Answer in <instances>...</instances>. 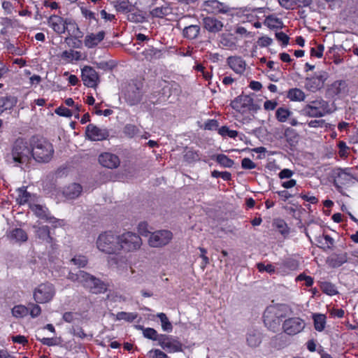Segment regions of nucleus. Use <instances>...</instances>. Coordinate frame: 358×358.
Listing matches in <instances>:
<instances>
[{
	"mask_svg": "<svg viewBox=\"0 0 358 358\" xmlns=\"http://www.w3.org/2000/svg\"><path fill=\"white\" fill-rule=\"evenodd\" d=\"M67 278L82 284L94 294L104 293L107 290V285L103 282L84 271H78L76 273L69 272Z\"/></svg>",
	"mask_w": 358,
	"mask_h": 358,
	"instance_id": "f257e3e1",
	"label": "nucleus"
},
{
	"mask_svg": "<svg viewBox=\"0 0 358 358\" xmlns=\"http://www.w3.org/2000/svg\"><path fill=\"white\" fill-rule=\"evenodd\" d=\"M31 142L22 138H17L11 145V151L8 158L17 166L27 164L32 158Z\"/></svg>",
	"mask_w": 358,
	"mask_h": 358,
	"instance_id": "f03ea898",
	"label": "nucleus"
},
{
	"mask_svg": "<svg viewBox=\"0 0 358 358\" xmlns=\"http://www.w3.org/2000/svg\"><path fill=\"white\" fill-rule=\"evenodd\" d=\"M31 156L39 162H48L52 157L54 149L52 145L46 139L33 136L31 139Z\"/></svg>",
	"mask_w": 358,
	"mask_h": 358,
	"instance_id": "7ed1b4c3",
	"label": "nucleus"
},
{
	"mask_svg": "<svg viewBox=\"0 0 358 358\" xmlns=\"http://www.w3.org/2000/svg\"><path fill=\"white\" fill-rule=\"evenodd\" d=\"M301 115L309 117H322L330 113L328 102L317 99L308 102L299 111Z\"/></svg>",
	"mask_w": 358,
	"mask_h": 358,
	"instance_id": "20e7f679",
	"label": "nucleus"
},
{
	"mask_svg": "<svg viewBox=\"0 0 358 358\" xmlns=\"http://www.w3.org/2000/svg\"><path fill=\"white\" fill-rule=\"evenodd\" d=\"M119 236L110 231L101 234L96 240L97 248L107 254L119 253Z\"/></svg>",
	"mask_w": 358,
	"mask_h": 358,
	"instance_id": "39448f33",
	"label": "nucleus"
},
{
	"mask_svg": "<svg viewBox=\"0 0 358 358\" xmlns=\"http://www.w3.org/2000/svg\"><path fill=\"white\" fill-rule=\"evenodd\" d=\"M284 317L280 310L273 306L268 307L264 313V323L269 330L277 332L280 329L281 322Z\"/></svg>",
	"mask_w": 358,
	"mask_h": 358,
	"instance_id": "423d86ee",
	"label": "nucleus"
},
{
	"mask_svg": "<svg viewBox=\"0 0 358 358\" xmlns=\"http://www.w3.org/2000/svg\"><path fill=\"white\" fill-rule=\"evenodd\" d=\"M119 252L121 250L133 252L138 250L142 244L141 237L135 233L126 232L119 236Z\"/></svg>",
	"mask_w": 358,
	"mask_h": 358,
	"instance_id": "0eeeda50",
	"label": "nucleus"
},
{
	"mask_svg": "<svg viewBox=\"0 0 358 358\" xmlns=\"http://www.w3.org/2000/svg\"><path fill=\"white\" fill-rule=\"evenodd\" d=\"M55 294V289L52 284L45 282L40 284L34 291V301L38 303L50 302Z\"/></svg>",
	"mask_w": 358,
	"mask_h": 358,
	"instance_id": "6e6552de",
	"label": "nucleus"
},
{
	"mask_svg": "<svg viewBox=\"0 0 358 358\" xmlns=\"http://www.w3.org/2000/svg\"><path fill=\"white\" fill-rule=\"evenodd\" d=\"M142 84L132 81L129 83L124 92V96L126 101L130 106L138 104L142 99Z\"/></svg>",
	"mask_w": 358,
	"mask_h": 358,
	"instance_id": "1a4fd4ad",
	"label": "nucleus"
},
{
	"mask_svg": "<svg viewBox=\"0 0 358 358\" xmlns=\"http://www.w3.org/2000/svg\"><path fill=\"white\" fill-rule=\"evenodd\" d=\"M230 106L238 112H245V110L256 112L260 108V106L254 103L253 99L250 96L244 94L237 96L231 102Z\"/></svg>",
	"mask_w": 358,
	"mask_h": 358,
	"instance_id": "9d476101",
	"label": "nucleus"
},
{
	"mask_svg": "<svg viewBox=\"0 0 358 358\" xmlns=\"http://www.w3.org/2000/svg\"><path fill=\"white\" fill-rule=\"evenodd\" d=\"M328 77L327 72L324 71H317L313 76L306 78L305 87L309 91L315 92L323 87Z\"/></svg>",
	"mask_w": 358,
	"mask_h": 358,
	"instance_id": "9b49d317",
	"label": "nucleus"
},
{
	"mask_svg": "<svg viewBox=\"0 0 358 358\" xmlns=\"http://www.w3.org/2000/svg\"><path fill=\"white\" fill-rule=\"evenodd\" d=\"M158 345L169 353L182 351V344L181 342L178 338L166 334H160Z\"/></svg>",
	"mask_w": 358,
	"mask_h": 358,
	"instance_id": "f8f14e48",
	"label": "nucleus"
},
{
	"mask_svg": "<svg viewBox=\"0 0 358 358\" xmlns=\"http://www.w3.org/2000/svg\"><path fill=\"white\" fill-rule=\"evenodd\" d=\"M173 238V234L169 230H159L151 234L148 242L151 247L159 248L167 245Z\"/></svg>",
	"mask_w": 358,
	"mask_h": 358,
	"instance_id": "ddd939ff",
	"label": "nucleus"
},
{
	"mask_svg": "<svg viewBox=\"0 0 358 358\" xmlns=\"http://www.w3.org/2000/svg\"><path fill=\"white\" fill-rule=\"evenodd\" d=\"M81 78L84 85L91 88H96L100 82L97 72L90 66H85L81 69Z\"/></svg>",
	"mask_w": 358,
	"mask_h": 358,
	"instance_id": "4468645a",
	"label": "nucleus"
},
{
	"mask_svg": "<svg viewBox=\"0 0 358 358\" xmlns=\"http://www.w3.org/2000/svg\"><path fill=\"white\" fill-rule=\"evenodd\" d=\"M305 327L304 321L299 317H291L285 320L282 324L284 331L288 335H296Z\"/></svg>",
	"mask_w": 358,
	"mask_h": 358,
	"instance_id": "2eb2a0df",
	"label": "nucleus"
},
{
	"mask_svg": "<svg viewBox=\"0 0 358 358\" xmlns=\"http://www.w3.org/2000/svg\"><path fill=\"white\" fill-rule=\"evenodd\" d=\"M352 178L355 179L353 173L345 169H338L336 173L334 184L338 192H341L343 186L351 182Z\"/></svg>",
	"mask_w": 358,
	"mask_h": 358,
	"instance_id": "dca6fc26",
	"label": "nucleus"
},
{
	"mask_svg": "<svg viewBox=\"0 0 358 358\" xmlns=\"http://www.w3.org/2000/svg\"><path fill=\"white\" fill-rule=\"evenodd\" d=\"M86 135L92 141H102L106 139L109 134L106 129H101L90 124L86 127Z\"/></svg>",
	"mask_w": 358,
	"mask_h": 358,
	"instance_id": "f3484780",
	"label": "nucleus"
},
{
	"mask_svg": "<svg viewBox=\"0 0 358 358\" xmlns=\"http://www.w3.org/2000/svg\"><path fill=\"white\" fill-rule=\"evenodd\" d=\"M203 26L208 32L216 34L222 30L224 24L214 17L208 16L203 19Z\"/></svg>",
	"mask_w": 358,
	"mask_h": 358,
	"instance_id": "a211bd4d",
	"label": "nucleus"
},
{
	"mask_svg": "<svg viewBox=\"0 0 358 358\" xmlns=\"http://www.w3.org/2000/svg\"><path fill=\"white\" fill-rule=\"evenodd\" d=\"M48 25L58 34H62L66 31L69 22L62 17L53 15L48 20Z\"/></svg>",
	"mask_w": 358,
	"mask_h": 358,
	"instance_id": "6ab92c4d",
	"label": "nucleus"
},
{
	"mask_svg": "<svg viewBox=\"0 0 358 358\" xmlns=\"http://www.w3.org/2000/svg\"><path fill=\"white\" fill-rule=\"evenodd\" d=\"M99 163L104 167L108 169H115L120 163L119 157L110 152H104L99 157Z\"/></svg>",
	"mask_w": 358,
	"mask_h": 358,
	"instance_id": "aec40b11",
	"label": "nucleus"
},
{
	"mask_svg": "<svg viewBox=\"0 0 358 358\" xmlns=\"http://www.w3.org/2000/svg\"><path fill=\"white\" fill-rule=\"evenodd\" d=\"M229 66L237 74H243L245 71L246 63L239 56H230L227 59Z\"/></svg>",
	"mask_w": 358,
	"mask_h": 358,
	"instance_id": "412c9836",
	"label": "nucleus"
},
{
	"mask_svg": "<svg viewBox=\"0 0 358 358\" xmlns=\"http://www.w3.org/2000/svg\"><path fill=\"white\" fill-rule=\"evenodd\" d=\"M30 208L38 217L45 220L52 224L58 222L56 218L50 216L48 209L45 206L34 204L30 206Z\"/></svg>",
	"mask_w": 358,
	"mask_h": 358,
	"instance_id": "4be33fe9",
	"label": "nucleus"
},
{
	"mask_svg": "<svg viewBox=\"0 0 358 358\" xmlns=\"http://www.w3.org/2000/svg\"><path fill=\"white\" fill-rule=\"evenodd\" d=\"M348 85L345 80H336L327 90V93L331 96L344 94L347 92Z\"/></svg>",
	"mask_w": 358,
	"mask_h": 358,
	"instance_id": "5701e85b",
	"label": "nucleus"
},
{
	"mask_svg": "<svg viewBox=\"0 0 358 358\" xmlns=\"http://www.w3.org/2000/svg\"><path fill=\"white\" fill-rule=\"evenodd\" d=\"M204 4L206 6L212 9V12L216 14H227L231 10L229 6L220 2L217 0L206 1L204 2Z\"/></svg>",
	"mask_w": 358,
	"mask_h": 358,
	"instance_id": "b1692460",
	"label": "nucleus"
},
{
	"mask_svg": "<svg viewBox=\"0 0 358 358\" xmlns=\"http://www.w3.org/2000/svg\"><path fill=\"white\" fill-rule=\"evenodd\" d=\"M82 191L83 187L80 184L72 183L65 187L62 192L67 199H75L80 195Z\"/></svg>",
	"mask_w": 358,
	"mask_h": 358,
	"instance_id": "393cba45",
	"label": "nucleus"
},
{
	"mask_svg": "<svg viewBox=\"0 0 358 358\" xmlns=\"http://www.w3.org/2000/svg\"><path fill=\"white\" fill-rule=\"evenodd\" d=\"M105 37V32L101 31L97 34H87L84 40L85 45L88 48L96 47Z\"/></svg>",
	"mask_w": 358,
	"mask_h": 358,
	"instance_id": "a878e982",
	"label": "nucleus"
},
{
	"mask_svg": "<svg viewBox=\"0 0 358 358\" xmlns=\"http://www.w3.org/2000/svg\"><path fill=\"white\" fill-rule=\"evenodd\" d=\"M166 85L162 88V94L170 97L171 96H178L182 92L178 83L175 81L165 82Z\"/></svg>",
	"mask_w": 358,
	"mask_h": 358,
	"instance_id": "bb28decb",
	"label": "nucleus"
},
{
	"mask_svg": "<svg viewBox=\"0 0 358 358\" xmlns=\"http://www.w3.org/2000/svg\"><path fill=\"white\" fill-rule=\"evenodd\" d=\"M348 261V256L346 252L331 255L327 260L328 264L333 268L341 266L342 264Z\"/></svg>",
	"mask_w": 358,
	"mask_h": 358,
	"instance_id": "cd10ccee",
	"label": "nucleus"
},
{
	"mask_svg": "<svg viewBox=\"0 0 358 358\" xmlns=\"http://www.w3.org/2000/svg\"><path fill=\"white\" fill-rule=\"evenodd\" d=\"M8 238L10 240L16 243H24L28 239L27 234L25 231L20 228H16L13 229L9 235Z\"/></svg>",
	"mask_w": 358,
	"mask_h": 358,
	"instance_id": "c85d7f7f",
	"label": "nucleus"
},
{
	"mask_svg": "<svg viewBox=\"0 0 358 358\" xmlns=\"http://www.w3.org/2000/svg\"><path fill=\"white\" fill-rule=\"evenodd\" d=\"M36 236L43 242L52 244L53 238L50 236V229L48 226L36 227Z\"/></svg>",
	"mask_w": 358,
	"mask_h": 358,
	"instance_id": "c756f323",
	"label": "nucleus"
},
{
	"mask_svg": "<svg viewBox=\"0 0 358 358\" xmlns=\"http://www.w3.org/2000/svg\"><path fill=\"white\" fill-rule=\"evenodd\" d=\"M200 26L197 24H191L185 27L182 30V36L184 38L193 40L198 37L200 33Z\"/></svg>",
	"mask_w": 358,
	"mask_h": 358,
	"instance_id": "7c9ffc66",
	"label": "nucleus"
},
{
	"mask_svg": "<svg viewBox=\"0 0 358 358\" xmlns=\"http://www.w3.org/2000/svg\"><path fill=\"white\" fill-rule=\"evenodd\" d=\"M248 345L251 348H257L262 343L261 334L257 331H250L246 338Z\"/></svg>",
	"mask_w": 358,
	"mask_h": 358,
	"instance_id": "2f4dec72",
	"label": "nucleus"
},
{
	"mask_svg": "<svg viewBox=\"0 0 358 358\" xmlns=\"http://www.w3.org/2000/svg\"><path fill=\"white\" fill-rule=\"evenodd\" d=\"M144 55L150 61L161 59L164 55V50L150 47L145 50Z\"/></svg>",
	"mask_w": 358,
	"mask_h": 358,
	"instance_id": "473e14b6",
	"label": "nucleus"
},
{
	"mask_svg": "<svg viewBox=\"0 0 358 358\" xmlns=\"http://www.w3.org/2000/svg\"><path fill=\"white\" fill-rule=\"evenodd\" d=\"M287 98L293 101H302L306 98L305 93L299 88H292L287 92Z\"/></svg>",
	"mask_w": 358,
	"mask_h": 358,
	"instance_id": "72a5a7b5",
	"label": "nucleus"
},
{
	"mask_svg": "<svg viewBox=\"0 0 358 358\" xmlns=\"http://www.w3.org/2000/svg\"><path fill=\"white\" fill-rule=\"evenodd\" d=\"M314 327L317 331H322L326 325V316L324 314L316 313L313 315Z\"/></svg>",
	"mask_w": 358,
	"mask_h": 358,
	"instance_id": "f704fd0d",
	"label": "nucleus"
},
{
	"mask_svg": "<svg viewBox=\"0 0 358 358\" xmlns=\"http://www.w3.org/2000/svg\"><path fill=\"white\" fill-rule=\"evenodd\" d=\"M113 3L114 7L118 12L127 13L133 10V7L128 1H115Z\"/></svg>",
	"mask_w": 358,
	"mask_h": 358,
	"instance_id": "c9c22d12",
	"label": "nucleus"
},
{
	"mask_svg": "<svg viewBox=\"0 0 358 358\" xmlns=\"http://www.w3.org/2000/svg\"><path fill=\"white\" fill-rule=\"evenodd\" d=\"M171 8L168 6L157 7L152 9L150 13L152 17L163 18L171 13Z\"/></svg>",
	"mask_w": 358,
	"mask_h": 358,
	"instance_id": "e433bc0d",
	"label": "nucleus"
},
{
	"mask_svg": "<svg viewBox=\"0 0 358 358\" xmlns=\"http://www.w3.org/2000/svg\"><path fill=\"white\" fill-rule=\"evenodd\" d=\"M139 329L143 330V336L146 338L159 342L160 334L153 328H143L141 326L138 327Z\"/></svg>",
	"mask_w": 358,
	"mask_h": 358,
	"instance_id": "4c0bfd02",
	"label": "nucleus"
},
{
	"mask_svg": "<svg viewBox=\"0 0 358 358\" xmlns=\"http://www.w3.org/2000/svg\"><path fill=\"white\" fill-rule=\"evenodd\" d=\"M292 113L287 108L280 107L275 112V117L279 122H285L288 120Z\"/></svg>",
	"mask_w": 358,
	"mask_h": 358,
	"instance_id": "58836bf2",
	"label": "nucleus"
},
{
	"mask_svg": "<svg viewBox=\"0 0 358 358\" xmlns=\"http://www.w3.org/2000/svg\"><path fill=\"white\" fill-rule=\"evenodd\" d=\"M184 159L188 163H193L199 161L201 157L198 151L187 149L184 155Z\"/></svg>",
	"mask_w": 358,
	"mask_h": 358,
	"instance_id": "ea45409f",
	"label": "nucleus"
},
{
	"mask_svg": "<svg viewBox=\"0 0 358 358\" xmlns=\"http://www.w3.org/2000/svg\"><path fill=\"white\" fill-rule=\"evenodd\" d=\"M215 157L216 161L217 163H219L220 165L223 166L224 167L230 168L233 166L234 162L232 159H229L227 155L223 154H220L216 156L213 157V159Z\"/></svg>",
	"mask_w": 358,
	"mask_h": 358,
	"instance_id": "a19ab883",
	"label": "nucleus"
},
{
	"mask_svg": "<svg viewBox=\"0 0 358 358\" xmlns=\"http://www.w3.org/2000/svg\"><path fill=\"white\" fill-rule=\"evenodd\" d=\"M322 292L328 295L332 296L338 293L335 285L329 282H322L320 284Z\"/></svg>",
	"mask_w": 358,
	"mask_h": 358,
	"instance_id": "79ce46f5",
	"label": "nucleus"
},
{
	"mask_svg": "<svg viewBox=\"0 0 358 358\" xmlns=\"http://www.w3.org/2000/svg\"><path fill=\"white\" fill-rule=\"evenodd\" d=\"M157 316L161 321L162 329L165 331L171 332L173 329V326L171 323L169 322L166 314L164 313H158Z\"/></svg>",
	"mask_w": 358,
	"mask_h": 358,
	"instance_id": "37998d69",
	"label": "nucleus"
},
{
	"mask_svg": "<svg viewBox=\"0 0 358 358\" xmlns=\"http://www.w3.org/2000/svg\"><path fill=\"white\" fill-rule=\"evenodd\" d=\"M30 198V194L27 191L26 188L22 187L17 189V201L20 204H24Z\"/></svg>",
	"mask_w": 358,
	"mask_h": 358,
	"instance_id": "c03bdc74",
	"label": "nucleus"
},
{
	"mask_svg": "<svg viewBox=\"0 0 358 358\" xmlns=\"http://www.w3.org/2000/svg\"><path fill=\"white\" fill-rule=\"evenodd\" d=\"M138 317L136 313L119 312L116 315L117 320H125L127 322H133Z\"/></svg>",
	"mask_w": 358,
	"mask_h": 358,
	"instance_id": "a18cd8bd",
	"label": "nucleus"
},
{
	"mask_svg": "<svg viewBox=\"0 0 358 358\" xmlns=\"http://www.w3.org/2000/svg\"><path fill=\"white\" fill-rule=\"evenodd\" d=\"M61 57L62 59H70V60L75 59L76 61H78L81 59V53H80V52H78V51L65 50L62 53Z\"/></svg>",
	"mask_w": 358,
	"mask_h": 358,
	"instance_id": "49530a36",
	"label": "nucleus"
},
{
	"mask_svg": "<svg viewBox=\"0 0 358 358\" xmlns=\"http://www.w3.org/2000/svg\"><path fill=\"white\" fill-rule=\"evenodd\" d=\"M138 132V128L136 125L131 124H126L123 129V133L129 138H133L137 135Z\"/></svg>",
	"mask_w": 358,
	"mask_h": 358,
	"instance_id": "de8ad7c7",
	"label": "nucleus"
},
{
	"mask_svg": "<svg viewBox=\"0 0 358 358\" xmlns=\"http://www.w3.org/2000/svg\"><path fill=\"white\" fill-rule=\"evenodd\" d=\"M64 42L67 44L68 47L72 48H80L82 46V41L80 38L70 36L64 38Z\"/></svg>",
	"mask_w": 358,
	"mask_h": 358,
	"instance_id": "09e8293b",
	"label": "nucleus"
},
{
	"mask_svg": "<svg viewBox=\"0 0 358 358\" xmlns=\"http://www.w3.org/2000/svg\"><path fill=\"white\" fill-rule=\"evenodd\" d=\"M71 262L78 267H85L87 263V259L83 255H77L71 259Z\"/></svg>",
	"mask_w": 358,
	"mask_h": 358,
	"instance_id": "8fccbe9b",
	"label": "nucleus"
},
{
	"mask_svg": "<svg viewBox=\"0 0 358 358\" xmlns=\"http://www.w3.org/2000/svg\"><path fill=\"white\" fill-rule=\"evenodd\" d=\"M218 133L222 136H228L230 138H236L238 136V131L230 130L227 126H222L218 129Z\"/></svg>",
	"mask_w": 358,
	"mask_h": 358,
	"instance_id": "3c124183",
	"label": "nucleus"
},
{
	"mask_svg": "<svg viewBox=\"0 0 358 358\" xmlns=\"http://www.w3.org/2000/svg\"><path fill=\"white\" fill-rule=\"evenodd\" d=\"M27 313V308L24 306H15L12 309V314L14 317H22Z\"/></svg>",
	"mask_w": 358,
	"mask_h": 358,
	"instance_id": "603ef678",
	"label": "nucleus"
},
{
	"mask_svg": "<svg viewBox=\"0 0 358 358\" xmlns=\"http://www.w3.org/2000/svg\"><path fill=\"white\" fill-rule=\"evenodd\" d=\"M68 25H69L72 28L70 36H73L78 38H81L83 36V33L80 30L79 27L75 22H69Z\"/></svg>",
	"mask_w": 358,
	"mask_h": 358,
	"instance_id": "864d4df0",
	"label": "nucleus"
},
{
	"mask_svg": "<svg viewBox=\"0 0 358 358\" xmlns=\"http://www.w3.org/2000/svg\"><path fill=\"white\" fill-rule=\"evenodd\" d=\"M30 310V315L32 317L38 316L41 313V307L36 303H30L28 304L27 310Z\"/></svg>",
	"mask_w": 358,
	"mask_h": 358,
	"instance_id": "5fc2aeb1",
	"label": "nucleus"
},
{
	"mask_svg": "<svg viewBox=\"0 0 358 358\" xmlns=\"http://www.w3.org/2000/svg\"><path fill=\"white\" fill-rule=\"evenodd\" d=\"M211 176L213 178H222L224 180L228 181L231 179V174L228 171H213L211 173Z\"/></svg>",
	"mask_w": 358,
	"mask_h": 358,
	"instance_id": "6e6d98bb",
	"label": "nucleus"
},
{
	"mask_svg": "<svg viewBox=\"0 0 358 358\" xmlns=\"http://www.w3.org/2000/svg\"><path fill=\"white\" fill-rule=\"evenodd\" d=\"M148 356L150 358H170L165 352L159 349L150 350Z\"/></svg>",
	"mask_w": 358,
	"mask_h": 358,
	"instance_id": "4d7b16f0",
	"label": "nucleus"
},
{
	"mask_svg": "<svg viewBox=\"0 0 358 358\" xmlns=\"http://www.w3.org/2000/svg\"><path fill=\"white\" fill-rule=\"evenodd\" d=\"M257 267L260 272L266 271L270 274L275 272V267L271 264L265 265L262 263H258Z\"/></svg>",
	"mask_w": 358,
	"mask_h": 358,
	"instance_id": "13d9d810",
	"label": "nucleus"
},
{
	"mask_svg": "<svg viewBox=\"0 0 358 358\" xmlns=\"http://www.w3.org/2000/svg\"><path fill=\"white\" fill-rule=\"evenodd\" d=\"M55 113L60 116L67 117H71L73 115V113L71 110H69L67 108L62 107V106L57 108L55 110Z\"/></svg>",
	"mask_w": 358,
	"mask_h": 358,
	"instance_id": "bf43d9fd",
	"label": "nucleus"
},
{
	"mask_svg": "<svg viewBox=\"0 0 358 358\" xmlns=\"http://www.w3.org/2000/svg\"><path fill=\"white\" fill-rule=\"evenodd\" d=\"M280 5L285 9H293L296 6L295 0H278Z\"/></svg>",
	"mask_w": 358,
	"mask_h": 358,
	"instance_id": "052dcab7",
	"label": "nucleus"
},
{
	"mask_svg": "<svg viewBox=\"0 0 358 358\" xmlns=\"http://www.w3.org/2000/svg\"><path fill=\"white\" fill-rule=\"evenodd\" d=\"M219 124L216 120H208L204 124V129L206 130H216L218 128Z\"/></svg>",
	"mask_w": 358,
	"mask_h": 358,
	"instance_id": "680f3d73",
	"label": "nucleus"
},
{
	"mask_svg": "<svg viewBox=\"0 0 358 358\" xmlns=\"http://www.w3.org/2000/svg\"><path fill=\"white\" fill-rule=\"evenodd\" d=\"M241 166L244 169H253L256 167V164L250 159L244 158L241 162Z\"/></svg>",
	"mask_w": 358,
	"mask_h": 358,
	"instance_id": "e2e57ef3",
	"label": "nucleus"
},
{
	"mask_svg": "<svg viewBox=\"0 0 358 358\" xmlns=\"http://www.w3.org/2000/svg\"><path fill=\"white\" fill-rule=\"evenodd\" d=\"M324 49V48L323 45H319L317 47V49L312 48L310 50V55H311V56L316 57L317 58H320L322 57Z\"/></svg>",
	"mask_w": 358,
	"mask_h": 358,
	"instance_id": "0e129e2a",
	"label": "nucleus"
},
{
	"mask_svg": "<svg viewBox=\"0 0 358 358\" xmlns=\"http://www.w3.org/2000/svg\"><path fill=\"white\" fill-rule=\"evenodd\" d=\"M276 38L282 43L283 45L289 43V37L282 31L275 33Z\"/></svg>",
	"mask_w": 358,
	"mask_h": 358,
	"instance_id": "69168bd1",
	"label": "nucleus"
},
{
	"mask_svg": "<svg viewBox=\"0 0 358 358\" xmlns=\"http://www.w3.org/2000/svg\"><path fill=\"white\" fill-rule=\"evenodd\" d=\"M148 225L146 222L139 223L138 226V233L142 236H147L148 234H150V231L148 230Z\"/></svg>",
	"mask_w": 358,
	"mask_h": 358,
	"instance_id": "338daca9",
	"label": "nucleus"
},
{
	"mask_svg": "<svg viewBox=\"0 0 358 358\" xmlns=\"http://www.w3.org/2000/svg\"><path fill=\"white\" fill-rule=\"evenodd\" d=\"M199 250L201 253L200 257L203 259L201 267L203 269L209 264L210 262L208 257L206 255L207 250L203 248H199Z\"/></svg>",
	"mask_w": 358,
	"mask_h": 358,
	"instance_id": "774afa93",
	"label": "nucleus"
}]
</instances>
